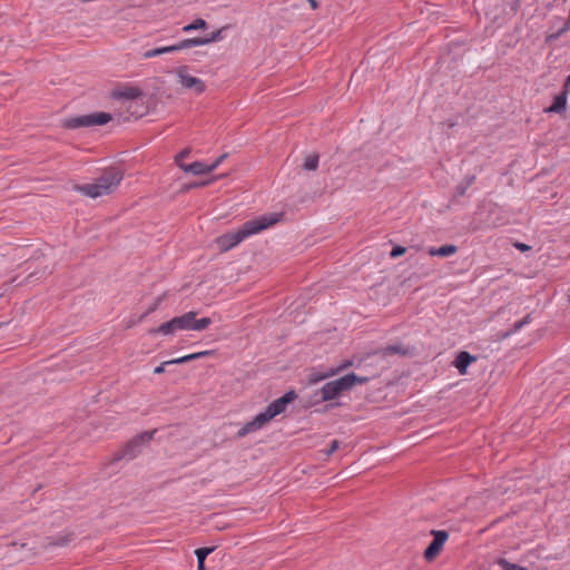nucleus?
I'll use <instances>...</instances> for the list:
<instances>
[{
  "mask_svg": "<svg viewBox=\"0 0 570 570\" xmlns=\"http://www.w3.org/2000/svg\"><path fill=\"white\" fill-rule=\"evenodd\" d=\"M282 214H267L247 220L243 226L235 233H227L217 237L216 243L222 252H226L245 238L255 235L281 220Z\"/></svg>",
  "mask_w": 570,
  "mask_h": 570,
  "instance_id": "nucleus-1",
  "label": "nucleus"
},
{
  "mask_svg": "<svg viewBox=\"0 0 570 570\" xmlns=\"http://www.w3.org/2000/svg\"><path fill=\"white\" fill-rule=\"evenodd\" d=\"M124 178V173L118 167H109L91 184L78 186L77 189L85 196L98 198L114 193Z\"/></svg>",
  "mask_w": 570,
  "mask_h": 570,
  "instance_id": "nucleus-2",
  "label": "nucleus"
},
{
  "mask_svg": "<svg viewBox=\"0 0 570 570\" xmlns=\"http://www.w3.org/2000/svg\"><path fill=\"white\" fill-rule=\"evenodd\" d=\"M294 391L286 392L282 397L272 402L264 412L257 414L252 421L247 422L237 433L239 438L245 436L248 433L255 432L262 429L267 422L274 419L276 415L283 413L286 406L296 399Z\"/></svg>",
  "mask_w": 570,
  "mask_h": 570,
  "instance_id": "nucleus-3",
  "label": "nucleus"
},
{
  "mask_svg": "<svg viewBox=\"0 0 570 570\" xmlns=\"http://www.w3.org/2000/svg\"><path fill=\"white\" fill-rule=\"evenodd\" d=\"M367 381L366 376H358L354 373L330 381L314 393L315 403L332 401L351 391L356 384H364Z\"/></svg>",
  "mask_w": 570,
  "mask_h": 570,
  "instance_id": "nucleus-4",
  "label": "nucleus"
},
{
  "mask_svg": "<svg viewBox=\"0 0 570 570\" xmlns=\"http://www.w3.org/2000/svg\"><path fill=\"white\" fill-rule=\"evenodd\" d=\"M156 432L157 430L146 431L132 438L121 451L115 454L114 461L135 459L141 452L142 448L153 440Z\"/></svg>",
  "mask_w": 570,
  "mask_h": 570,
  "instance_id": "nucleus-5",
  "label": "nucleus"
},
{
  "mask_svg": "<svg viewBox=\"0 0 570 570\" xmlns=\"http://www.w3.org/2000/svg\"><path fill=\"white\" fill-rule=\"evenodd\" d=\"M111 120V115L108 112H92L69 118L63 121V126L69 129H77L80 127L101 126Z\"/></svg>",
  "mask_w": 570,
  "mask_h": 570,
  "instance_id": "nucleus-6",
  "label": "nucleus"
},
{
  "mask_svg": "<svg viewBox=\"0 0 570 570\" xmlns=\"http://www.w3.org/2000/svg\"><path fill=\"white\" fill-rule=\"evenodd\" d=\"M188 70L187 66H180L173 71L177 78V82L184 89L193 90L197 95L203 94L206 89L205 82L202 79L189 75Z\"/></svg>",
  "mask_w": 570,
  "mask_h": 570,
  "instance_id": "nucleus-7",
  "label": "nucleus"
},
{
  "mask_svg": "<svg viewBox=\"0 0 570 570\" xmlns=\"http://www.w3.org/2000/svg\"><path fill=\"white\" fill-rule=\"evenodd\" d=\"M433 541L428 546L424 551V558L428 561H432L442 550L443 544L449 538V534L444 530H432Z\"/></svg>",
  "mask_w": 570,
  "mask_h": 570,
  "instance_id": "nucleus-8",
  "label": "nucleus"
},
{
  "mask_svg": "<svg viewBox=\"0 0 570 570\" xmlns=\"http://www.w3.org/2000/svg\"><path fill=\"white\" fill-rule=\"evenodd\" d=\"M183 49H188V47L185 46V39L179 41L176 45H173V46H166V47H161V48H155V49L147 50L142 53V57L145 59H150V58L157 57L163 53H170V52L179 51Z\"/></svg>",
  "mask_w": 570,
  "mask_h": 570,
  "instance_id": "nucleus-9",
  "label": "nucleus"
},
{
  "mask_svg": "<svg viewBox=\"0 0 570 570\" xmlns=\"http://www.w3.org/2000/svg\"><path fill=\"white\" fill-rule=\"evenodd\" d=\"M222 39V30L213 32L209 37L185 39V46L188 48L208 45Z\"/></svg>",
  "mask_w": 570,
  "mask_h": 570,
  "instance_id": "nucleus-10",
  "label": "nucleus"
},
{
  "mask_svg": "<svg viewBox=\"0 0 570 570\" xmlns=\"http://www.w3.org/2000/svg\"><path fill=\"white\" fill-rule=\"evenodd\" d=\"M567 98H568V90L563 89V91L559 95H557L553 99V104L546 108V112H554V114H561L567 108Z\"/></svg>",
  "mask_w": 570,
  "mask_h": 570,
  "instance_id": "nucleus-11",
  "label": "nucleus"
},
{
  "mask_svg": "<svg viewBox=\"0 0 570 570\" xmlns=\"http://www.w3.org/2000/svg\"><path fill=\"white\" fill-rule=\"evenodd\" d=\"M141 96H142V91L138 87H134V86L125 87V88L114 92V97L116 99L132 100V99L140 98Z\"/></svg>",
  "mask_w": 570,
  "mask_h": 570,
  "instance_id": "nucleus-12",
  "label": "nucleus"
},
{
  "mask_svg": "<svg viewBox=\"0 0 570 570\" xmlns=\"http://www.w3.org/2000/svg\"><path fill=\"white\" fill-rule=\"evenodd\" d=\"M475 361V357L470 353L462 351L458 354L454 365L458 368L460 374H465L468 366Z\"/></svg>",
  "mask_w": 570,
  "mask_h": 570,
  "instance_id": "nucleus-13",
  "label": "nucleus"
},
{
  "mask_svg": "<svg viewBox=\"0 0 570 570\" xmlns=\"http://www.w3.org/2000/svg\"><path fill=\"white\" fill-rule=\"evenodd\" d=\"M179 167L185 171V173H191L194 175H203V174H209L212 173V168L208 167V165H205L204 163L202 161H194L191 164H188V165H185V164H179Z\"/></svg>",
  "mask_w": 570,
  "mask_h": 570,
  "instance_id": "nucleus-14",
  "label": "nucleus"
},
{
  "mask_svg": "<svg viewBox=\"0 0 570 570\" xmlns=\"http://www.w3.org/2000/svg\"><path fill=\"white\" fill-rule=\"evenodd\" d=\"M196 312L190 311L180 316H176L175 320L177 323V328L193 331V320L196 317Z\"/></svg>",
  "mask_w": 570,
  "mask_h": 570,
  "instance_id": "nucleus-15",
  "label": "nucleus"
},
{
  "mask_svg": "<svg viewBox=\"0 0 570 570\" xmlns=\"http://www.w3.org/2000/svg\"><path fill=\"white\" fill-rule=\"evenodd\" d=\"M375 355H382L383 357H386V356H390V355H406L407 354V348L404 347L403 345L401 344H393V345H387L379 351H376L374 353Z\"/></svg>",
  "mask_w": 570,
  "mask_h": 570,
  "instance_id": "nucleus-16",
  "label": "nucleus"
},
{
  "mask_svg": "<svg viewBox=\"0 0 570 570\" xmlns=\"http://www.w3.org/2000/svg\"><path fill=\"white\" fill-rule=\"evenodd\" d=\"M176 331H178V328H177L176 320L174 317L170 321L163 323L157 328L150 330L149 334L160 333L164 335H169V334L175 333Z\"/></svg>",
  "mask_w": 570,
  "mask_h": 570,
  "instance_id": "nucleus-17",
  "label": "nucleus"
},
{
  "mask_svg": "<svg viewBox=\"0 0 570 570\" xmlns=\"http://www.w3.org/2000/svg\"><path fill=\"white\" fill-rule=\"evenodd\" d=\"M458 247L455 245H443L439 248L431 247L429 248V254L431 256H441L449 257L456 253Z\"/></svg>",
  "mask_w": 570,
  "mask_h": 570,
  "instance_id": "nucleus-18",
  "label": "nucleus"
},
{
  "mask_svg": "<svg viewBox=\"0 0 570 570\" xmlns=\"http://www.w3.org/2000/svg\"><path fill=\"white\" fill-rule=\"evenodd\" d=\"M318 166V155L309 154L305 157L303 168L308 171L316 170Z\"/></svg>",
  "mask_w": 570,
  "mask_h": 570,
  "instance_id": "nucleus-19",
  "label": "nucleus"
},
{
  "mask_svg": "<svg viewBox=\"0 0 570 570\" xmlns=\"http://www.w3.org/2000/svg\"><path fill=\"white\" fill-rule=\"evenodd\" d=\"M206 27H207V22L204 19L198 18L194 22L185 26L183 28V31L190 32L193 30L205 29Z\"/></svg>",
  "mask_w": 570,
  "mask_h": 570,
  "instance_id": "nucleus-20",
  "label": "nucleus"
},
{
  "mask_svg": "<svg viewBox=\"0 0 570 570\" xmlns=\"http://www.w3.org/2000/svg\"><path fill=\"white\" fill-rule=\"evenodd\" d=\"M212 324V320L209 317H203L200 320H193V331H203Z\"/></svg>",
  "mask_w": 570,
  "mask_h": 570,
  "instance_id": "nucleus-21",
  "label": "nucleus"
},
{
  "mask_svg": "<svg viewBox=\"0 0 570 570\" xmlns=\"http://www.w3.org/2000/svg\"><path fill=\"white\" fill-rule=\"evenodd\" d=\"M214 551V548H199L197 550H195V554L197 557V563L198 564H205V559L207 558L208 554H210L212 552Z\"/></svg>",
  "mask_w": 570,
  "mask_h": 570,
  "instance_id": "nucleus-22",
  "label": "nucleus"
},
{
  "mask_svg": "<svg viewBox=\"0 0 570 570\" xmlns=\"http://www.w3.org/2000/svg\"><path fill=\"white\" fill-rule=\"evenodd\" d=\"M530 322V315H527L524 318H522L521 321H518L514 325H513V328L509 332H507L504 334V337L509 336L510 334L512 333H515L518 332L519 330H521L525 324H528Z\"/></svg>",
  "mask_w": 570,
  "mask_h": 570,
  "instance_id": "nucleus-23",
  "label": "nucleus"
},
{
  "mask_svg": "<svg viewBox=\"0 0 570 570\" xmlns=\"http://www.w3.org/2000/svg\"><path fill=\"white\" fill-rule=\"evenodd\" d=\"M474 181V176H468L465 179H464V183L459 185L458 186V195H464L466 188L473 184Z\"/></svg>",
  "mask_w": 570,
  "mask_h": 570,
  "instance_id": "nucleus-24",
  "label": "nucleus"
},
{
  "mask_svg": "<svg viewBox=\"0 0 570 570\" xmlns=\"http://www.w3.org/2000/svg\"><path fill=\"white\" fill-rule=\"evenodd\" d=\"M500 564H501V567L504 570H528L527 568H524L522 566H519V564H515V563H511V562H509L507 560H501Z\"/></svg>",
  "mask_w": 570,
  "mask_h": 570,
  "instance_id": "nucleus-25",
  "label": "nucleus"
},
{
  "mask_svg": "<svg viewBox=\"0 0 570 570\" xmlns=\"http://www.w3.org/2000/svg\"><path fill=\"white\" fill-rule=\"evenodd\" d=\"M332 375L333 374H331V371L327 372V373H324V374H312L309 376V382L311 383H317V382H320V381H322V380H324V379H326L328 376H332Z\"/></svg>",
  "mask_w": 570,
  "mask_h": 570,
  "instance_id": "nucleus-26",
  "label": "nucleus"
},
{
  "mask_svg": "<svg viewBox=\"0 0 570 570\" xmlns=\"http://www.w3.org/2000/svg\"><path fill=\"white\" fill-rule=\"evenodd\" d=\"M193 360H196V356L194 355V353L171 360V362H174V364H183V363H186V362H189Z\"/></svg>",
  "mask_w": 570,
  "mask_h": 570,
  "instance_id": "nucleus-27",
  "label": "nucleus"
},
{
  "mask_svg": "<svg viewBox=\"0 0 570 570\" xmlns=\"http://www.w3.org/2000/svg\"><path fill=\"white\" fill-rule=\"evenodd\" d=\"M405 252H406V248H405V247H402V246H395V247H393V249L391 250L390 256H391L392 258H395V257H399V256L403 255Z\"/></svg>",
  "mask_w": 570,
  "mask_h": 570,
  "instance_id": "nucleus-28",
  "label": "nucleus"
},
{
  "mask_svg": "<svg viewBox=\"0 0 570 570\" xmlns=\"http://www.w3.org/2000/svg\"><path fill=\"white\" fill-rule=\"evenodd\" d=\"M227 157L228 154H223L213 164L208 165V167H210L212 171H214Z\"/></svg>",
  "mask_w": 570,
  "mask_h": 570,
  "instance_id": "nucleus-29",
  "label": "nucleus"
},
{
  "mask_svg": "<svg viewBox=\"0 0 570 570\" xmlns=\"http://www.w3.org/2000/svg\"><path fill=\"white\" fill-rule=\"evenodd\" d=\"M171 364H174V362H171V360H170V361H165V362H163L160 365H158L157 367H155L154 373H155V374H161V373H164V372H165V367H166L167 365H171Z\"/></svg>",
  "mask_w": 570,
  "mask_h": 570,
  "instance_id": "nucleus-30",
  "label": "nucleus"
},
{
  "mask_svg": "<svg viewBox=\"0 0 570 570\" xmlns=\"http://www.w3.org/2000/svg\"><path fill=\"white\" fill-rule=\"evenodd\" d=\"M352 365H353V362H352V361H347V362H345L344 364L340 365L338 367H336V368H332V370H331V374H334V375H335V374H337L338 372H341V371H343V370H345L346 367L352 366Z\"/></svg>",
  "mask_w": 570,
  "mask_h": 570,
  "instance_id": "nucleus-31",
  "label": "nucleus"
},
{
  "mask_svg": "<svg viewBox=\"0 0 570 570\" xmlns=\"http://www.w3.org/2000/svg\"><path fill=\"white\" fill-rule=\"evenodd\" d=\"M190 154V149L189 148H186L184 149L183 151H180L177 156H176V163L177 165L179 166V164H181L179 160L183 159V158H186L188 157Z\"/></svg>",
  "mask_w": 570,
  "mask_h": 570,
  "instance_id": "nucleus-32",
  "label": "nucleus"
},
{
  "mask_svg": "<svg viewBox=\"0 0 570 570\" xmlns=\"http://www.w3.org/2000/svg\"><path fill=\"white\" fill-rule=\"evenodd\" d=\"M69 541H70V537L65 535V537L60 538L58 541L50 542V546H66V544H68Z\"/></svg>",
  "mask_w": 570,
  "mask_h": 570,
  "instance_id": "nucleus-33",
  "label": "nucleus"
},
{
  "mask_svg": "<svg viewBox=\"0 0 570 570\" xmlns=\"http://www.w3.org/2000/svg\"><path fill=\"white\" fill-rule=\"evenodd\" d=\"M338 445L340 442L337 440H333L331 442L330 449L326 451V455H331L332 453H334L337 450Z\"/></svg>",
  "mask_w": 570,
  "mask_h": 570,
  "instance_id": "nucleus-34",
  "label": "nucleus"
},
{
  "mask_svg": "<svg viewBox=\"0 0 570 570\" xmlns=\"http://www.w3.org/2000/svg\"><path fill=\"white\" fill-rule=\"evenodd\" d=\"M159 301H160V299H157V302H155V303L153 304V306H149V308L147 309V312H146V313H145L140 318H142V317H145L146 315H148V314H150V313L155 312V311H156V308H157V306H158Z\"/></svg>",
  "mask_w": 570,
  "mask_h": 570,
  "instance_id": "nucleus-35",
  "label": "nucleus"
},
{
  "mask_svg": "<svg viewBox=\"0 0 570 570\" xmlns=\"http://www.w3.org/2000/svg\"><path fill=\"white\" fill-rule=\"evenodd\" d=\"M518 249L522 250V252H525L528 250L530 247L525 244H522V243H515L514 245Z\"/></svg>",
  "mask_w": 570,
  "mask_h": 570,
  "instance_id": "nucleus-36",
  "label": "nucleus"
},
{
  "mask_svg": "<svg viewBox=\"0 0 570 570\" xmlns=\"http://www.w3.org/2000/svg\"><path fill=\"white\" fill-rule=\"evenodd\" d=\"M210 352L209 351H203V352H197V353H194V355L196 356V360L197 358H200V357H204V356H207L209 355Z\"/></svg>",
  "mask_w": 570,
  "mask_h": 570,
  "instance_id": "nucleus-37",
  "label": "nucleus"
},
{
  "mask_svg": "<svg viewBox=\"0 0 570 570\" xmlns=\"http://www.w3.org/2000/svg\"><path fill=\"white\" fill-rule=\"evenodd\" d=\"M307 1L311 4L313 10L318 8V2L316 0H307Z\"/></svg>",
  "mask_w": 570,
  "mask_h": 570,
  "instance_id": "nucleus-38",
  "label": "nucleus"
},
{
  "mask_svg": "<svg viewBox=\"0 0 570 570\" xmlns=\"http://www.w3.org/2000/svg\"><path fill=\"white\" fill-rule=\"evenodd\" d=\"M569 85H570V76L567 78V81L564 83V89L569 90Z\"/></svg>",
  "mask_w": 570,
  "mask_h": 570,
  "instance_id": "nucleus-39",
  "label": "nucleus"
},
{
  "mask_svg": "<svg viewBox=\"0 0 570 570\" xmlns=\"http://www.w3.org/2000/svg\"><path fill=\"white\" fill-rule=\"evenodd\" d=\"M197 570H206V569H205V564H203V563H202V564H198V563H197Z\"/></svg>",
  "mask_w": 570,
  "mask_h": 570,
  "instance_id": "nucleus-40",
  "label": "nucleus"
}]
</instances>
